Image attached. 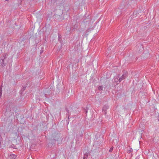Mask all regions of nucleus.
I'll return each mask as SVG.
<instances>
[{"mask_svg":"<svg viewBox=\"0 0 159 159\" xmlns=\"http://www.w3.org/2000/svg\"><path fill=\"white\" fill-rule=\"evenodd\" d=\"M62 14V11L60 9H58L56 11V13L54 16L55 18L58 20H60L61 19V16Z\"/></svg>","mask_w":159,"mask_h":159,"instance_id":"f257e3e1","label":"nucleus"},{"mask_svg":"<svg viewBox=\"0 0 159 159\" xmlns=\"http://www.w3.org/2000/svg\"><path fill=\"white\" fill-rule=\"evenodd\" d=\"M42 52V51H41L40 52V54H41Z\"/></svg>","mask_w":159,"mask_h":159,"instance_id":"6ab92c4d","label":"nucleus"},{"mask_svg":"<svg viewBox=\"0 0 159 159\" xmlns=\"http://www.w3.org/2000/svg\"><path fill=\"white\" fill-rule=\"evenodd\" d=\"M0 64L2 67H3L6 66V63L4 60L3 59V57H1L0 58Z\"/></svg>","mask_w":159,"mask_h":159,"instance_id":"7ed1b4c3","label":"nucleus"},{"mask_svg":"<svg viewBox=\"0 0 159 159\" xmlns=\"http://www.w3.org/2000/svg\"><path fill=\"white\" fill-rule=\"evenodd\" d=\"M90 29V28H89L87 30V31H89V30Z\"/></svg>","mask_w":159,"mask_h":159,"instance_id":"a211bd4d","label":"nucleus"},{"mask_svg":"<svg viewBox=\"0 0 159 159\" xmlns=\"http://www.w3.org/2000/svg\"><path fill=\"white\" fill-rule=\"evenodd\" d=\"M58 139V138H56L55 139H53L54 140H55V141H56L57 140V139Z\"/></svg>","mask_w":159,"mask_h":159,"instance_id":"f3484780","label":"nucleus"},{"mask_svg":"<svg viewBox=\"0 0 159 159\" xmlns=\"http://www.w3.org/2000/svg\"><path fill=\"white\" fill-rule=\"evenodd\" d=\"M88 156V154L87 153H86L84 154L83 157V159H87V157Z\"/></svg>","mask_w":159,"mask_h":159,"instance_id":"9d476101","label":"nucleus"},{"mask_svg":"<svg viewBox=\"0 0 159 159\" xmlns=\"http://www.w3.org/2000/svg\"><path fill=\"white\" fill-rule=\"evenodd\" d=\"M119 75H118L116 77V78L114 79V82H117V81H118L119 79H118L119 78Z\"/></svg>","mask_w":159,"mask_h":159,"instance_id":"9b49d317","label":"nucleus"},{"mask_svg":"<svg viewBox=\"0 0 159 159\" xmlns=\"http://www.w3.org/2000/svg\"><path fill=\"white\" fill-rule=\"evenodd\" d=\"M1 57H3V59L4 60L5 59H6L7 58V54H5L4 55L1 56Z\"/></svg>","mask_w":159,"mask_h":159,"instance_id":"f8f14e48","label":"nucleus"},{"mask_svg":"<svg viewBox=\"0 0 159 159\" xmlns=\"http://www.w3.org/2000/svg\"><path fill=\"white\" fill-rule=\"evenodd\" d=\"M2 85H1L0 86V98H1L2 93Z\"/></svg>","mask_w":159,"mask_h":159,"instance_id":"6e6552de","label":"nucleus"},{"mask_svg":"<svg viewBox=\"0 0 159 159\" xmlns=\"http://www.w3.org/2000/svg\"><path fill=\"white\" fill-rule=\"evenodd\" d=\"M88 110L89 108L88 107H85L84 109V114L86 115V116L87 115V113Z\"/></svg>","mask_w":159,"mask_h":159,"instance_id":"0eeeda50","label":"nucleus"},{"mask_svg":"<svg viewBox=\"0 0 159 159\" xmlns=\"http://www.w3.org/2000/svg\"><path fill=\"white\" fill-rule=\"evenodd\" d=\"M58 40L61 44H63V41L62 40L61 36V34H59L58 35Z\"/></svg>","mask_w":159,"mask_h":159,"instance_id":"423d86ee","label":"nucleus"},{"mask_svg":"<svg viewBox=\"0 0 159 159\" xmlns=\"http://www.w3.org/2000/svg\"><path fill=\"white\" fill-rule=\"evenodd\" d=\"M65 110L66 112H67L66 114V117L68 118V120H66V121L68 122V123L69 122V116L70 113L69 111L67 108H65Z\"/></svg>","mask_w":159,"mask_h":159,"instance_id":"f03ea898","label":"nucleus"},{"mask_svg":"<svg viewBox=\"0 0 159 159\" xmlns=\"http://www.w3.org/2000/svg\"><path fill=\"white\" fill-rule=\"evenodd\" d=\"M25 88L26 87H24L22 89V90H23V91H24V90L25 89Z\"/></svg>","mask_w":159,"mask_h":159,"instance_id":"dca6fc26","label":"nucleus"},{"mask_svg":"<svg viewBox=\"0 0 159 159\" xmlns=\"http://www.w3.org/2000/svg\"><path fill=\"white\" fill-rule=\"evenodd\" d=\"M103 87L102 86H99L98 88V89L100 90H103Z\"/></svg>","mask_w":159,"mask_h":159,"instance_id":"ddd939ff","label":"nucleus"},{"mask_svg":"<svg viewBox=\"0 0 159 159\" xmlns=\"http://www.w3.org/2000/svg\"><path fill=\"white\" fill-rule=\"evenodd\" d=\"M127 76V75L126 74H123L122 76L120 77L118 81L119 82H120L122 80L125 79Z\"/></svg>","mask_w":159,"mask_h":159,"instance_id":"39448f33","label":"nucleus"},{"mask_svg":"<svg viewBox=\"0 0 159 159\" xmlns=\"http://www.w3.org/2000/svg\"><path fill=\"white\" fill-rule=\"evenodd\" d=\"M109 108V107L107 105H105L103 107L102 111L105 115H106L107 113V112L106 111Z\"/></svg>","mask_w":159,"mask_h":159,"instance_id":"20e7f679","label":"nucleus"},{"mask_svg":"<svg viewBox=\"0 0 159 159\" xmlns=\"http://www.w3.org/2000/svg\"><path fill=\"white\" fill-rule=\"evenodd\" d=\"M133 149L131 148H129L127 149V152L128 153H130L133 151Z\"/></svg>","mask_w":159,"mask_h":159,"instance_id":"1a4fd4ad","label":"nucleus"},{"mask_svg":"<svg viewBox=\"0 0 159 159\" xmlns=\"http://www.w3.org/2000/svg\"><path fill=\"white\" fill-rule=\"evenodd\" d=\"M113 147H111L110 149V150H109V152H112V151H113Z\"/></svg>","mask_w":159,"mask_h":159,"instance_id":"4468645a","label":"nucleus"},{"mask_svg":"<svg viewBox=\"0 0 159 159\" xmlns=\"http://www.w3.org/2000/svg\"><path fill=\"white\" fill-rule=\"evenodd\" d=\"M89 21H90V20L89 19L88 20H86V21H85V20H84L83 22L84 23H85V22H89Z\"/></svg>","mask_w":159,"mask_h":159,"instance_id":"2eb2a0df","label":"nucleus"}]
</instances>
